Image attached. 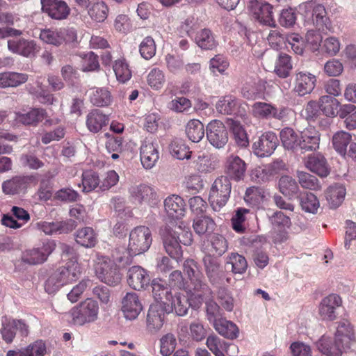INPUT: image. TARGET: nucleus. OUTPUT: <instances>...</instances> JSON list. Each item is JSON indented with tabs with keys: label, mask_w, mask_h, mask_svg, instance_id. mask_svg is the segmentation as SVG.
Returning <instances> with one entry per match:
<instances>
[{
	"label": "nucleus",
	"mask_w": 356,
	"mask_h": 356,
	"mask_svg": "<svg viewBox=\"0 0 356 356\" xmlns=\"http://www.w3.org/2000/svg\"><path fill=\"white\" fill-rule=\"evenodd\" d=\"M205 309L207 318L212 325L222 318V310L218 304L213 300L206 301Z\"/></svg>",
	"instance_id": "nucleus-64"
},
{
	"label": "nucleus",
	"mask_w": 356,
	"mask_h": 356,
	"mask_svg": "<svg viewBox=\"0 0 356 356\" xmlns=\"http://www.w3.org/2000/svg\"><path fill=\"white\" fill-rule=\"evenodd\" d=\"M119 264L105 256H97L95 264V270L97 277L103 282L111 286H115L120 282L121 275L118 268Z\"/></svg>",
	"instance_id": "nucleus-3"
},
{
	"label": "nucleus",
	"mask_w": 356,
	"mask_h": 356,
	"mask_svg": "<svg viewBox=\"0 0 356 356\" xmlns=\"http://www.w3.org/2000/svg\"><path fill=\"white\" fill-rule=\"evenodd\" d=\"M46 353L45 343L42 340H37L24 348L8 350L6 356H44Z\"/></svg>",
	"instance_id": "nucleus-34"
},
{
	"label": "nucleus",
	"mask_w": 356,
	"mask_h": 356,
	"mask_svg": "<svg viewBox=\"0 0 356 356\" xmlns=\"http://www.w3.org/2000/svg\"><path fill=\"white\" fill-rule=\"evenodd\" d=\"M226 266H231V271L234 274H243L248 268V263L245 258L238 254L231 253L226 259Z\"/></svg>",
	"instance_id": "nucleus-52"
},
{
	"label": "nucleus",
	"mask_w": 356,
	"mask_h": 356,
	"mask_svg": "<svg viewBox=\"0 0 356 356\" xmlns=\"http://www.w3.org/2000/svg\"><path fill=\"white\" fill-rule=\"evenodd\" d=\"M245 163L238 156H230L227 160L226 172L236 180L241 179L245 172Z\"/></svg>",
	"instance_id": "nucleus-35"
},
{
	"label": "nucleus",
	"mask_w": 356,
	"mask_h": 356,
	"mask_svg": "<svg viewBox=\"0 0 356 356\" xmlns=\"http://www.w3.org/2000/svg\"><path fill=\"white\" fill-rule=\"evenodd\" d=\"M91 103L97 106H106L112 102L111 92L104 88H94L88 92Z\"/></svg>",
	"instance_id": "nucleus-44"
},
{
	"label": "nucleus",
	"mask_w": 356,
	"mask_h": 356,
	"mask_svg": "<svg viewBox=\"0 0 356 356\" xmlns=\"http://www.w3.org/2000/svg\"><path fill=\"white\" fill-rule=\"evenodd\" d=\"M8 48L13 53L25 57L35 56V54L39 51V47L34 40H29L24 38L9 40L8 41Z\"/></svg>",
	"instance_id": "nucleus-22"
},
{
	"label": "nucleus",
	"mask_w": 356,
	"mask_h": 356,
	"mask_svg": "<svg viewBox=\"0 0 356 356\" xmlns=\"http://www.w3.org/2000/svg\"><path fill=\"white\" fill-rule=\"evenodd\" d=\"M147 81L148 85L154 90L161 89L165 82V76L163 70L159 68H153L149 72Z\"/></svg>",
	"instance_id": "nucleus-62"
},
{
	"label": "nucleus",
	"mask_w": 356,
	"mask_h": 356,
	"mask_svg": "<svg viewBox=\"0 0 356 356\" xmlns=\"http://www.w3.org/2000/svg\"><path fill=\"white\" fill-rule=\"evenodd\" d=\"M292 69L291 57L287 54H280L275 66V72L281 78L287 77Z\"/></svg>",
	"instance_id": "nucleus-59"
},
{
	"label": "nucleus",
	"mask_w": 356,
	"mask_h": 356,
	"mask_svg": "<svg viewBox=\"0 0 356 356\" xmlns=\"http://www.w3.org/2000/svg\"><path fill=\"white\" fill-rule=\"evenodd\" d=\"M47 117L43 108H31L29 111H17L15 113V120L24 125L36 127Z\"/></svg>",
	"instance_id": "nucleus-25"
},
{
	"label": "nucleus",
	"mask_w": 356,
	"mask_h": 356,
	"mask_svg": "<svg viewBox=\"0 0 356 356\" xmlns=\"http://www.w3.org/2000/svg\"><path fill=\"white\" fill-rule=\"evenodd\" d=\"M177 232L172 229L170 225H165L161 230V234L163 243L166 252L173 259H178L182 254L179 236L175 234Z\"/></svg>",
	"instance_id": "nucleus-11"
},
{
	"label": "nucleus",
	"mask_w": 356,
	"mask_h": 356,
	"mask_svg": "<svg viewBox=\"0 0 356 356\" xmlns=\"http://www.w3.org/2000/svg\"><path fill=\"white\" fill-rule=\"evenodd\" d=\"M250 213V210L245 208H238L236 213L232 218V228L238 233H243L246 229V215Z\"/></svg>",
	"instance_id": "nucleus-61"
},
{
	"label": "nucleus",
	"mask_w": 356,
	"mask_h": 356,
	"mask_svg": "<svg viewBox=\"0 0 356 356\" xmlns=\"http://www.w3.org/2000/svg\"><path fill=\"white\" fill-rule=\"evenodd\" d=\"M63 286L76 281L81 275V267L78 263L67 264V266L59 267L55 270Z\"/></svg>",
	"instance_id": "nucleus-30"
},
{
	"label": "nucleus",
	"mask_w": 356,
	"mask_h": 356,
	"mask_svg": "<svg viewBox=\"0 0 356 356\" xmlns=\"http://www.w3.org/2000/svg\"><path fill=\"white\" fill-rule=\"evenodd\" d=\"M316 346L318 350L326 356H341L343 352L350 348L347 346H340L334 339L332 341L331 339L325 336H322L316 342Z\"/></svg>",
	"instance_id": "nucleus-31"
},
{
	"label": "nucleus",
	"mask_w": 356,
	"mask_h": 356,
	"mask_svg": "<svg viewBox=\"0 0 356 356\" xmlns=\"http://www.w3.org/2000/svg\"><path fill=\"white\" fill-rule=\"evenodd\" d=\"M127 282L135 290H140L148 285L149 277L147 271L139 266H134L128 270Z\"/></svg>",
	"instance_id": "nucleus-29"
},
{
	"label": "nucleus",
	"mask_w": 356,
	"mask_h": 356,
	"mask_svg": "<svg viewBox=\"0 0 356 356\" xmlns=\"http://www.w3.org/2000/svg\"><path fill=\"white\" fill-rule=\"evenodd\" d=\"M108 11V7L104 2L97 1L89 8L88 15L93 20L102 22L106 19Z\"/></svg>",
	"instance_id": "nucleus-58"
},
{
	"label": "nucleus",
	"mask_w": 356,
	"mask_h": 356,
	"mask_svg": "<svg viewBox=\"0 0 356 356\" xmlns=\"http://www.w3.org/2000/svg\"><path fill=\"white\" fill-rule=\"evenodd\" d=\"M76 242L83 247L91 248L95 246L97 242V236L94 229L86 227L78 229L74 234Z\"/></svg>",
	"instance_id": "nucleus-39"
},
{
	"label": "nucleus",
	"mask_w": 356,
	"mask_h": 356,
	"mask_svg": "<svg viewBox=\"0 0 356 356\" xmlns=\"http://www.w3.org/2000/svg\"><path fill=\"white\" fill-rule=\"evenodd\" d=\"M171 154L177 159H189L191 152L181 139H175L170 145Z\"/></svg>",
	"instance_id": "nucleus-63"
},
{
	"label": "nucleus",
	"mask_w": 356,
	"mask_h": 356,
	"mask_svg": "<svg viewBox=\"0 0 356 356\" xmlns=\"http://www.w3.org/2000/svg\"><path fill=\"white\" fill-rule=\"evenodd\" d=\"M320 134L314 127L305 129L300 136V149L302 152L315 151L319 147Z\"/></svg>",
	"instance_id": "nucleus-28"
},
{
	"label": "nucleus",
	"mask_w": 356,
	"mask_h": 356,
	"mask_svg": "<svg viewBox=\"0 0 356 356\" xmlns=\"http://www.w3.org/2000/svg\"><path fill=\"white\" fill-rule=\"evenodd\" d=\"M152 242V233L145 226L134 228L129 234L127 252H123V248H117L112 257L120 266H127L131 263V257L146 252Z\"/></svg>",
	"instance_id": "nucleus-1"
},
{
	"label": "nucleus",
	"mask_w": 356,
	"mask_h": 356,
	"mask_svg": "<svg viewBox=\"0 0 356 356\" xmlns=\"http://www.w3.org/2000/svg\"><path fill=\"white\" fill-rule=\"evenodd\" d=\"M207 138L209 143L217 149L223 148L228 142L229 134L225 124L220 120L211 121L207 126Z\"/></svg>",
	"instance_id": "nucleus-7"
},
{
	"label": "nucleus",
	"mask_w": 356,
	"mask_h": 356,
	"mask_svg": "<svg viewBox=\"0 0 356 356\" xmlns=\"http://www.w3.org/2000/svg\"><path fill=\"white\" fill-rule=\"evenodd\" d=\"M339 296L330 294L322 299L319 305V315L323 320L334 321L337 318L336 309L341 305Z\"/></svg>",
	"instance_id": "nucleus-20"
},
{
	"label": "nucleus",
	"mask_w": 356,
	"mask_h": 356,
	"mask_svg": "<svg viewBox=\"0 0 356 356\" xmlns=\"http://www.w3.org/2000/svg\"><path fill=\"white\" fill-rule=\"evenodd\" d=\"M305 166L321 177H326L330 172L326 159L321 154H312L308 156Z\"/></svg>",
	"instance_id": "nucleus-27"
},
{
	"label": "nucleus",
	"mask_w": 356,
	"mask_h": 356,
	"mask_svg": "<svg viewBox=\"0 0 356 356\" xmlns=\"http://www.w3.org/2000/svg\"><path fill=\"white\" fill-rule=\"evenodd\" d=\"M207 346L215 356H225V353L230 356L238 352V348L233 343H227L216 336H209L207 339Z\"/></svg>",
	"instance_id": "nucleus-26"
},
{
	"label": "nucleus",
	"mask_w": 356,
	"mask_h": 356,
	"mask_svg": "<svg viewBox=\"0 0 356 356\" xmlns=\"http://www.w3.org/2000/svg\"><path fill=\"white\" fill-rule=\"evenodd\" d=\"M140 161L146 169L153 168L159 158L158 144L151 139H146L140 146Z\"/></svg>",
	"instance_id": "nucleus-18"
},
{
	"label": "nucleus",
	"mask_w": 356,
	"mask_h": 356,
	"mask_svg": "<svg viewBox=\"0 0 356 356\" xmlns=\"http://www.w3.org/2000/svg\"><path fill=\"white\" fill-rule=\"evenodd\" d=\"M98 174L93 170H86L82 173V191L89 193L100 186Z\"/></svg>",
	"instance_id": "nucleus-55"
},
{
	"label": "nucleus",
	"mask_w": 356,
	"mask_h": 356,
	"mask_svg": "<svg viewBox=\"0 0 356 356\" xmlns=\"http://www.w3.org/2000/svg\"><path fill=\"white\" fill-rule=\"evenodd\" d=\"M232 184L227 176L218 177L213 183L209 192V202L215 211H220L227 204L231 193Z\"/></svg>",
	"instance_id": "nucleus-4"
},
{
	"label": "nucleus",
	"mask_w": 356,
	"mask_h": 356,
	"mask_svg": "<svg viewBox=\"0 0 356 356\" xmlns=\"http://www.w3.org/2000/svg\"><path fill=\"white\" fill-rule=\"evenodd\" d=\"M99 307L96 301L86 299L72 312L74 324L82 325L86 323L94 321L97 318Z\"/></svg>",
	"instance_id": "nucleus-5"
},
{
	"label": "nucleus",
	"mask_w": 356,
	"mask_h": 356,
	"mask_svg": "<svg viewBox=\"0 0 356 356\" xmlns=\"http://www.w3.org/2000/svg\"><path fill=\"white\" fill-rule=\"evenodd\" d=\"M248 9L261 24L275 27V22L273 17V6L270 3L261 0H252L249 3Z\"/></svg>",
	"instance_id": "nucleus-9"
},
{
	"label": "nucleus",
	"mask_w": 356,
	"mask_h": 356,
	"mask_svg": "<svg viewBox=\"0 0 356 356\" xmlns=\"http://www.w3.org/2000/svg\"><path fill=\"white\" fill-rule=\"evenodd\" d=\"M337 330L334 334V340L341 346L350 348L355 341V332L351 323L346 319L337 323Z\"/></svg>",
	"instance_id": "nucleus-23"
},
{
	"label": "nucleus",
	"mask_w": 356,
	"mask_h": 356,
	"mask_svg": "<svg viewBox=\"0 0 356 356\" xmlns=\"http://www.w3.org/2000/svg\"><path fill=\"white\" fill-rule=\"evenodd\" d=\"M297 177L298 182L300 186L307 189L309 190H318L321 188V184L318 179L314 175L304 172L297 171Z\"/></svg>",
	"instance_id": "nucleus-60"
},
{
	"label": "nucleus",
	"mask_w": 356,
	"mask_h": 356,
	"mask_svg": "<svg viewBox=\"0 0 356 356\" xmlns=\"http://www.w3.org/2000/svg\"><path fill=\"white\" fill-rule=\"evenodd\" d=\"M280 137L284 149L291 151L300 149V136L292 128H284L280 133Z\"/></svg>",
	"instance_id": "nucleus-40"
},
{
	"label": "nucleus",
	"mask_w": 356,
	"mask_h": 356,
	"mask_svg": "<svg viewBox=\"0 0 356 356\" xmlns=\"http://www.w3.org/2000/svg\"><path fill=\"white\" fill-rule=\"evenodd\" d=\"M76 226V222L72 219L65 221H42L36 224L37 228L46 235L67 234L74 229Z\"/></svg>",
	"instance_id": "nucleus-16"
},
{
	"label": "nucleus",
	"mask_w": 356,
	"mask_h": 356,
	"mask_svg": "<svg viewBox=\"0 0 356 356\" xmlns=\"http://www.w3.org/2000/svg\"><path fill=\"white\" fill-rule=\"evenodd\" d=\"M252 113L254 116L261 118H273L277 120H282L286 116V108L277 109L273 105L266 102H255L252 105Z\"/></svg>",
	"instance_id": "nucleus-24"
},
{
	"label": "nucleus",
	"mask_w": 356,
	"mask_h": 356,
	"mask_svg": "<svg viewBox=\"0 0 356 356\" xmlns=\"http://www.w3.org/2000/svg\"><path fill=\"white\" fill-rule=\"evenodd\" d=\"M164 207L168 215L172 218L179 219L185 214V202L179 195H172L165 198Z\"/></svg>",
	"instance_id": "nucleus-32"
},
{
	"label": "nucleus",
	"mask_w": 356,
	"mask_h": 356,
	"mask_svg": "<svg viewBox=\"0 0 356 356\" xmlns=\"http://www.w3.org/2000/svg\"><path fill=\"white\" fill-rule=\"evenodd\" d=\"M319 105L321 106V111L327 117H335L339 115V109L342 104L338 99L330 96H322L319 99Z\"/></svg>",
	"instance_id": "nucleus-43"
},
{
	"label": "nucleus",
	"mask_w": 356,
	"mask_h": 356,
	"mask_svg": "<svg viewBox=\"0 0 356 356\" xmlns=\"http://www.w3.org/2000/svg\"><path fill=\"white\" fill-rule=\"evenodd\" d=\"M170 228L173 230L175 229L177 232H175V234L179 236V241L180 243H182L184 245H190L193 241V235L190 229L186 227L182 221L179 222H171Z\"/></svg>",
	"instance_id": "nucleus-56"
},
{
	"label": "nucleus",
	"mask_w": 356,
	"mask_h": 356,
	"mask_svg": "<svg viewBox=\"0 0 356 356\" xmlns=\"http://www.w3.org/2000/svg\"><path fill=\"white\" fill-rule=\"evenodd\" d=\"M131 195L136 203L147 204L151 207L158 202L157 194L154 190L147 185H140L131 189Z\"/></svg>",
	"instance_id": "nucleus-21"
},
{
	"label": "nucleus",
	"mask_w": 356,
	"mask_h": 356,
	"mask_svg": "<svg viewBox=\"0 0 356 356\" xmlns=\"http://www.w3.org/2000/svg\"><path fill=\"white\" fill-rule=\"evenodd\" d=\"M113 69L119 82L124 83L131 78V71L124 58L116 60L113 65Z\"/></svg>",
	"instance_id": "nucleus-54"
},
{
	"label": "nucleus",
	"mask_w": 356,
	"mask_h": 356,
	"mask_svg": "<svg viewBox=\"0 0 356 356\" xmlns=\"http://www.w3.org/2000/svg\"><path fill=\"white\" fill-rule=\"evenodd\" d=\"M298 200L300 205L303 211L313 214L317 213L320 207V203L317 197L314 194L305 192L298 196Z\"/></svg>",
	"instance_id": "nucleus-49"
},
{
	"label": "nucleus",
	"mask_w": 356,
	"mask_h": 356,
	"mask_svg": "<svg viewBox=\"0 0 356 356\" xmlns=\"http://www.w3.org/2000/svg\"><path fill=\"white\" fill-rule=\"evenodd\" d=\"M183 271L188 277V287L186 293H193L191 299H195V306H197L201 300V294H205L208 290V286L204 281V275L201 272L197 263L188 259L183 264Z\"/></svg>",
	"instance_id": "nucleus-2"
},
{
	"label": "nucleus",
	"mask_w": 356,
	"mask_h": 356,
	"mask_svg": "<svg viewBox=\"0 0 356 356\" xmlns=\"http://www.w3.org/2000/svg\"><path fill=\"white\" fill-rule=\"evenodd\" d=\"M227 125L232 131L236 145L241 147H246L249 145L247 133L243 126L233 119L227 120Z\"/></svg>",
	"instance_id": "nucleus-45"
},
{
	"label": "nucleus",
	"mask_w": 356,
	"mask_h": 356,
	"mask_svg": "<svg viewBox=\"0 0 356 356\" xmlns=\"http://www.w3.org/2000/svg\"><path fill=\"white\" fill-rule=\"evenodd\" d=\"M108 122V116L98 109L92 110L87 115L86 125L91 132H99Z\"/></svg>",
	"instance_id": "nucleus-36"
},
{
	"label": "nucleus",
	"mask_w": 356,
	"mask_h": 356,
	"mask_svg": "<svg viewBox=\"0 0 356 356\" xmlns=\"http://www.w3.org/2000/svg\"><path fill=\"white\" fill-rule=\"evenodd\" d=\"M121 310L125 318L136 319L143 310L138 295L134 292L127 293L121 302Z\"/></svg>",
	"instance_id": "nucleus-19"
},
{
	"label": "nucleus",
	"mask_w": 356,
	"mask_h": 356,
	"mask_svg": "<svg viewBox=\"0 0 356 356\" xmlns=\"http://www.w3.org/2000/svg\"><path fill=\"white\" fill-rule=\"evenodd\" d=\"M56 243L54 241L47 240L43 242L41 247L29 250L23 253L22 260L30 265H36L44 262L55 250Z\"/></svg>",
	"instance_id": "nucleus-8"
},
{
	"label": "nucleus",
	"mask_w": 356,
	"mask_h": 356,
	"mask_svg": "<svg viewBox=\"0 0 356 356\" xmlns=\"http://www.w3.org/2000/svg\"><path fill=\"white\" fill-rule=\"evenodd\" d=\"M278 186L280 193L290 198L297 195L299 191V186L296 181L288 175L280 177Z\"/></svg>",
	"instance_id": "nucleus-51"
},
{
	"label": "nucleus",
	"mask_w": 356,
	"mask_h": 356,
	"mask_svg": "<svg viewBox=\"0 0 356 356\" xmlns=\"http://www.w3.org/2000/svg\"><path fill=\"white\" fill-rule=\"evenodd\" d=\"M205 273L212 284H219L225 277V271L219 260L211 254L202 259Z\"/></svg>",
	"instance_id": "nucleus-15"
},
{
	"label": "nucleus",
	"mask_w": 356,
	"mask_h": 356,
	"mask_svg": "<svg viewBox=\"0 0 356 356\" xmlns=\"http://www.w3.org/2000/svg\"><path fill=\"white\" fill-rule=\"evenodd\" d=\"M213 325L221 336L227 339H234L238 336L239 330L236 325L224 318H220Z\"/></svg>",
	"instance_id": "nucleus-41"
},
{
	"label": "nucleus",
	"mask_w": 356,
	"mask_h": 356,
	"mask_svg": "<svg viewBox=\"0 0 356 356\" xmlns=\"http://www.w3.org/2000/svg\"><path fill=\"white\" fill-rule=\"evenodd\" d=\"M28 79L26 74L17 73L13 72H6L0 73V87H17Z\"/></svg>",
	"instance_id": "nucleus-46"
},
{
	"label": "nucleus",
	"mask_w": 356,
	"mask_h": 356,
	"mask_svg": "<svg viewBox=\"0 0 356 356\" xmlns=\"http://www.w3.org/2000/svg\"><path fill=\"white\" fill-rule=\"evenodd\" d=\"M152 294L156 303H162L165 306L169 305L172 298L170 290L161 280H153L152 284Z\"/></svg>",
	"instance_id": "nucleus-37"
},
{
	"label": "nucleus",
	"mask_w": 356,
	"mask_h": 356,
	"mask_svg": "<svg viewBox=\"0 0 356 356\" xmlns=\"http://www.w3.org/2000/svg\"><path fill=\"white\" fill-rule=\"evenodd\" d=\"M172 312L169 305L162 303L152 304L147 315V328L152 333L159 331L164 325L166 314Z\"/></svg>",
	"instance_id": "nucleus-6"
},
{
	"label": "nucleus",
	"mask_w": 356,
	"mask_h": 356,
	"mask_svg": "<svg viewBox=\"0 0 356 356\" xmlns=\"http://www.w3.org/2000/svg\"><path fill=\"white\" fill-rule=\"evenodd\" d=\"M193 227L197 234L202 236L213 232L216 227V223L211 218L202 216L194 219Z\"/></svg>",
	"instance_id": "nucleus-50"
},
{
	"label": "nucleus",
	"mask_w": 356,
	"mask_h": 356,
	"mask_svg": "<svg viewBox=\"0 0 356 356\" xmlns=\"http://www.w3.org/2000/svg\"><path fill=\"white\" fill-rule=\"evenodd\" d=\"M238 104V100L234 96L227 95L220 98L216 104V111L224 115L234 113Z\"/></svg>",
	"instance_id": "nucleus-53"
},
{
	"label": "nucleus",
	"mask_w": 356,
	"mask_h": 356,
	"mask_svg": "<svg viewBox=\"0 0 356 356\" xmlns=\"http://www.w3.org/2000/svg\"><path fill=\"white\" fill-rule=\"evenodd\" d=\"M186 293L188 295V298H186L184 295L177 293L171 298L169 307L172 309V312H175L177 316H184L186 315L190 307L195 309L200 308L203 302V297L204 295L201 294V300L200 301V303L197 306H195V299H191V295L193 293Z\"/></svg>",
	"instance_id": "nucleus-17"
},
{
	"label": "nucleus",
	"mask_w": 356,
	"mask_h": 356,
	"mask_svg": "<svg viewBox=\"0 0 356 356\" xmlns=\"http://www.w3.org/2000/svg\"><path fill=\"white\" fill-rule=\"evenodd\" d=\"M346 190L345 186L339 183L330 186L325 191V197L332 209H336L343 202Z\"/></svg>",
	"instance_id": "nucleus-33"
},
{
	"label": "nucleus",
	"mask_w": 356,
	"mask_h": 356,
	"mask_svg": "<svg viewBox=\"0 0 356 356\" xmlns=\"http://www.w3.org/2000/svg\"><path fill=\"white\" fill-rule=\"evenodd\" d=\"M339 116L344 119L345 126L348 130L356 129V106L354 104H342L339 109Z\"/></svg>",
	"instance_id": "nucleus-47"
},
{
	"label": "nucleus",
	"mask_w": 356,
	"mask_h": 356,
	"mask_svg": "<svg viewBox=\"0 0 356 356\" xmlns=\"http://www.w3.org/2000/svg\"><path fill=\"white\" fill-rule=\"evenodd\" d=\"M286 169L285 163L280 159L275 160L268 164L265 168H258L254 171L255 176L259 179V181H267L270 176L280 173Z\"/></svg>",
	"instance_id": "nucleus-38"
},
{
	"label": "nucleus",
	"mask_w": 356,
	"mask_h": 356,
	"mask_svg": "<svg viewBox=\"0 0 356 356\" xmlns=\"http://www.w3.org/2000/svg\"><path fill=\"white\" fill-rule=\"evenodd\" d=\"M186 134L192 142H200L204 136L203 124L197 119L189 120L186 126Z\"/></svg>",
	"instance_id": "nucleus-48"
},
{
	"label": "nucleus",
	"mask_w": 356,
	"mask_h": 356,
	"mask_svg": "<svg viewBox=\"0 0 356 356\" xmlns=\"http://www.w3.org/2000/svg\"><path fill=\"white\" fill-rule=\"evenodd\" d=\"M44 13L53 19L63 20L70 14V8L63 0H41Z\"/></svg>",
	"instance_id": "nucleus-13"
},
{
	"label": "nucleus",
	"mask_w": 356,
	"mask_h": 356,
	"mask_svg": "<svg viewBox=\"0 0 356 356\" xmlns=\"http://www.w3.org/2000/svg\"><path fill=\"white\" fill-rule=\"evenodd\" d=\"M351 138V135L348 132L343 131L337 132L332 137V145L335 150L340 154L345 155Z\"/></svg>",
	"instance_id": "nucleus-57"
},
{
	"label": "nucleus",
	"mask_w": 356,
	"mask_h": 356,
	"mask_svg": "<svg viewBox=\"0 0 356 356\" xmlns=\"http://www.w3.org/2000/svg\"><path fill=\"white\" fill-rule=\"evenodd\" d=\"M300 10L307 19H312L317 27L323 26L327 20L326 11L323 6L308 1L299 6Z\"/></svg>",
	"instance_id": "nucleus-14"
},
{
	"label": "nucleus",
	"mask_w": 356,
	"mask_h": 356,
	"mask_svg": "<svg viewBox=\"0 0 356 356\" xmlns=\"http://www.w3.org/2000/svg\"><path fill=\"white\" fill-rule=\"evenodd\" d=\"M316 77L308 72H296L294 75L293 92L302 97L310 94L315 88Z\"/></svg>",
	"instance_id": "nucleus-12"
},
{
	"label": "nucleus",
	"mask_w": 356,
	"mask_h": 356,
	"mask_svg": "<svg viewBox=\"0 0 356 356\" xmlns=\"http://www.w3.org/2000/svg\"><path fill=\"white\" fill-rule=\"evenodd\" d=\"M194 40L197 45L204 50L213 49L218 45V42L212 31L206 28L198 31Z\"/></svg>",
	"instance_id": "nucleus-42"
},
{
	"label": "nucleus",
	"mask_w": 356,
	"mask_h": 356,
	"mask_svg": "<svg viewBox=\"0 0 356 356\" xmlns=\"http://www.w3.org/2000/svg\"><path fill=\"white\" fill-rule=\"evenodd\" d=\"M278 145V139L273 131L263 134L257 140L254 142L252 149L255 155L259 157L270 156Z\"/></svg>",
	"instance_id": "nucleus-10"
}]
</instances>
